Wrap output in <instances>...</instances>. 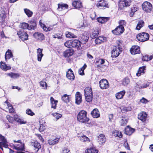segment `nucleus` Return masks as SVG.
Wrapping results in <instances>:
<instances>
[{"instance_id": "nucleus-1", "label": "nucleus", "mask_w": 153, "mask_h": 153, "mask_svg": "<svg viewBox=\"0 0 153 153\" xmlns=\"http://www.w3.org/2000/svg\"><path fill=\"white\" fill-rule=\"evenodd\" d=\"M117 46H116L114 48L111 52L112 56L113 57H117L122 51V41L117 40Z\"/></svg>"}, {"instance_id": "nucleus-2", "label": "nucleus", "mask_w": 153, "mask_h": 153, "mask_svg": "<svg viewBox=\"0 0 153 153\" xmlns=\"http://www.w3.org/2000/svg\"><path fill=\"white\" fill-rule=\"evenodd\" d=\"M87 112L85 111L82 110L78 114L77 120L79 122L86 123L89 122V119L87 116Z\"/></svg>"}, {"instance_id": "nucleus-3", "label": "nucleus", "mask_w": 153, "mask_h": 153, "mask_svg": "<svg viewBox=\"0 0 153 153\" xmlns=\"http://www.w3.org/2000/svg\"><path fill=\"white\" fill-rule=\"evenodd\" d=\"M149 35L145 32H143L138 34L137 36V39L141 42H144L149 40Z\"/></svg>"}, {"instance_id": "nucleus-4", "label": "nucleus", "mask_w": 153, "mask_h": 153, "mask_svg": "<svg viewBox=\"0 0 153 153\" xmlns=\"http://www.w3.org/2000/svg\"><path fill=\"white\" fill-rule=\"evenodd\" d=\"M143 10L147 13H150L152 9V5L149 2L145 1L142 4Z\"/></svg>"}, {"instance_id": "nucleus-5", "label": "nucleus", "mask_w": 153, "mask_h": 153, "mask_svg": "<svg viewBox=\"0 0 153 153\" xmlns=\"http://www.w3.org/2000/svg\"><path fill=\"white\" fill-rule=\"evenodd\" d=\"M131 2L130 0H121L119 3V7L121 9L128 7L131 4Z\"/></svg>"}, {"instance_id": "nucleus-6", "label": "nucleus", "mask_w": 153, "mask_h": 153, "mask_svg": "<svg viewBox=\"0 0 153 153\" xmlns=\"http://www.w3.org/2000/svg\"><path fill=\"white\" fill-rule=\"evenodd\" d=\"M15 143H19V144L15 145L14 146V149L18 151H24V144L22 143L21 140H19L16 141L15 140H13Z\"/></svg>"}, {"instance_id": "nucleus-7", "label": "nucleus", "mask_w": 153, "mask_h": 153, "mask_svg": "<svg viewBox=\"0 0 153 153\" xmlns=\"http://www.w3.org/2000/svg\"><path fill=\"white\" fill-rule=\"evenodd\" d=\"M99 85L100 88L105 89L108 88L109 87V84L108 81L105 79H102L99 82Z\"/></svg>"}, {"instance_id": "nucleus-8", "label": "nucleus", "mask_w": 153, "mask_h": 153, "mask_svg": "<svg viewBox=\"0 0 153 153\" xmlns=\"http://www.w3.org/2000/svg\"><path fill=\"white\" fill-rule=\"evenodd\" d=\"M17 34L19 38L22 41L27 40L28 39V34L24 31L20 30L18 32Z\"/></svg>"}, {"instance_id": "nucleus-9", "label": "nucleus", "mask_w": 153, "mask_h": 153, "mask_svg": "<svg viewBox=\"0 0 153 153\" xmlns=\"http://www.w3.org/2000/svg\"><path fill=\"white\" fill-rule=\"evenodd\" d=\"M124 30V27H117L114 30L112 31V33L115 35H120L123 33Z\"/></svg>"}, {"instance_id": "nucleus-10", "label": "nucleus", "mask_w": 153, "mask_h": 153, "mask_svg": "<svg viewBox=\"0 0 153 153\" xmlns=\"http://www.w3.org/2000/svg\"><path fill=\"white\" fill-rule=\"evenodd\" d=\"M28 22L29 23L28 30H33L36 28V21L34 19H32L29 20Z\"/></svg>"}, {"instance_id": "nucleus-11", "label": "nucleus", "mask_w": 153, "mask_h": 153, "mask_svg": "<svg viewBox=\"0 0 153 153\" xmlns=\"http://www.w3.org/2000/svg\"><path fill=\"white\" fill-rule=\"evenodd\" d=\"M131 53L132 55H135L140 53V47L137 45L133 46L130 50Z\"/></svg>"}, {"instance_id": "nucleus-12", "label": "nucleus", "mask_w": 153, "mask_h": 153, "mask_svg": "<svg viewBox=\"0 0 153 153\" xmlns=\"http://www.w3.org/2000/svg\"><path fill=\"white\" fill-rule=\"evenodd\" d=\"M81 43L78 40H72V47L74 48L77 49H79L81 47Z\"/></svg>"}, {"instance_id": "nucleus-13", "label": "nucleus", "mask_w": 153, "mask_h": 153, "mask_svg": "<svg viewBox=\"0 0 153 153\" xmlns=\"http://www.w3.org/2000/svg\"><path fill=\"white\" fill-rule=\"evenodd\" d=\"M75 102L77 105L80 104L82 102V95L80 93L77 92L75 94Z\"/></svg>"}, {"instance_id": "nucleus-14", "label": "nucleus", "mask_w": 153, "mask_h": 153, "mask_svg": "<svg viewBox=\"0 0 153 153\" xmlns=\"http://www.w3.org/2000/svg\"><path fill=\"white\" fill-rule=\"evenodd\" d=\"M43 49L39 48L37 50V60L39 62H41L42 58L44 55L42 53Z\"/></svg>"}, {"instance_id": "nucleus-15", "label": "nucleus", "mask_w": 153, "mask_h": 153, "mask_svg": "<svg viewBox=\"0 0 153 153\" xmlns=\"http://www.w3.org/2000/svg\"><path fill=\"white\" fill-rule=\"evenodd\" d=\"M147 114L145 112H143L138 115V118L143 122H145L146 119Z\"/></svg>"}, {"instance_id": "nucleus-16", "label": "nucleus", "mask_w": 153, "mask_h": 153, "mask_svg": "<svg viewBox=\"0 0 153 153\" xmlns=\"http://www.w3.org/2000/svg\"><path fill=\"white\" fill-rule=\"evenodd\" d=\"M67 77L69 79L73 80L75 78V76L73 71L71 69H69L67 72Z\"/></svg>"}, {"instance_id": "nucleus-17", "label": "nucleus", "mask_w": 153, "mask_h": 153, "mask_svg": "<svg viewBox=\"0 0 153 153\" xmlns=\"http://www.w3.org/2000/svg\"><path fill=\"white\" fill-rule=\"evenodd\" d=\"M31 145L33 147L35 152L36 153L37 152L41 147L40 143L37 141L32 142Z\"/></svg>"}, {"instance_id": "nucleus-18", "label": "nucleus", "mask_w": 153, "mask_h": 153, "mask_svg": "<svg viewBox=\"0 0 153 153\" xmlns=\"http://www.w3.org/2000/svg\"><path fill=\"white\" fill-rule=\"evenodd\" d=\"M74 52V51L72 49H67L64 52L63 56L65 57H68L71 56Z\"/></svg>"}, {"instance_id": "nucleus-19", "label": "nucleus", "mask_w": 153, "mask_h": 153, "mask_svg": "<svg viewBox=\"0 0 153 153\" xmlns=\"http://www.w3.org/2000/svg\"><path fill=\"white\" fill-rule=\"evenodd\" d=\"M97 7H108V4L106 1L103 0H100L98 1L96 4Z\"/></svg>"}, {"instance_id": "nucleus-20", "label": "nucleus", "mask_w": 153, "mask_h": 153, "mask_svg": "<svg viewBox=\"0 0 153 153\" xmlns=\"http://www.w3.org/2000/svg\"><path fill=\"white\" fill-rule=\"evenodd\" d=\"M91 114L94 118H97L100 116V112L97 108L93 109L91 112Z\"/></svg>"}, {"instance_id": "nucleus-21", "label": "nucleus", "mask_w": 153, "mask_h": 153, "mask_svg": "<svg viewBox=\"0 0 153 153\" xmlns=\"http://www.w3.org/2000/svg\"><path fill=\"white\" fill-rule=\"evenodd\" d=\"M106 140L105 137L103 134H101L98 137L97 141L100 144H102L105 142Z\"/></svg>"}, {"instance_id": "nucleus-22", "label": "nucleus", "mask_w": 153, "mask_h": 153, "mask_svg": "<svg viewBox=\"0 0 153 153\" xmlns=\"http://www.w3.org/2000/svg\"><path fill=\"white\" fill-rule=\"evenodd\" d=\"M0 140L1 141L0 142V143L3 144L4 147L6 148L8 146V145L7 144V142L6 139L4 136H2L0 134Z\"/></svg>"}, {"instance_id": "nucleus-23", "label": "nucleus", "mask_w": 153, "mask_h": 153, "mask_svg": "<svg viewBox=\"0 0 153 153\" xmlns=\"http://www.w3.org/2000/svg\"><path fill=\"white\" fill-rule=\"evenodd\" d=\"M89 38V36L88 35H82L80 37V39L81 44H85L88 41Z\"/></svg>"}, {"instance_id": "nucleus-24", "label": "nucleus", "mask_w": 153, "mask_h": 153, "mask_svg": "<svg viewBox=\"0 0 153 153\" xmlns=\"http://www.w3.org/2000/svg\"><path fill=\"white\" fill-rule=\"evenodd\" d=\"M106 38L104 37L99 36L95 40V43L97 44H99L102 42H105Z\"/></svg>"}, {"instance_id": "nucleus-25", "label": "nucleus", "mask_w": 153, "mask_h": 153, "mask_svg": "<svg viewBox=\"0 0 153 153\" xmlns=\"http://www.w3.org/2000/svg\"><path fill=\"white\" fill-rule=\"evenodd\" d=\"M68 8V5L66 4H58V7L57 10L59 11H61L63 10Z\"/></svg>"}, {"instance_id": "nucleus-26", "label": "nucleus", "mask_w": 153, "mask_h": 153, "mask_svg": "<svg viewBox=\"0 0 153 153\" xmlns=\"http://www.w3.org/2000/svg\"><path fill=\"white\" fill-rule=\"evenodd\" d=\"M72 5L76 8H80L82 7V3L79 1H75L72 3Z\"/></svg>"}, {"instance_id": "nucleus-27", "label": "nucleus", "mask_w": 153, "mask_h": 153, "mask_svg": "<svg viewBox=\"0 0 153 153\" xmlns=\"http://www.w3.org/2000/svg\"><path fill=\"white\" fill-rule=\"evenodd\" d=\"M134 129L127 126L125 129V133L128 135H130L134 132Z\"/></svg>"}, {"instance_id": "nucleus-28", "label": "nucleus", "mask_w": 153, "mask_h": 153, "mask_svg": "<svg viewBox=\"0 0 153 153\" xmlns=\"http://www.w3.org/2000/svg\"><path fill=\"white\" fill-rule=\"evenodd\" d=\"M59 139L58 138H51L48 140V143L50 145H53L57 143L59 140Z\"/></svg>"}, {"instance_id": "nucleus-29", "label": "nucleus", "mask_w": 153, "mask_h": 153, "mask_svg": "<svg viewBox=\"0 0 153 153\" xmlns=\"http://www.w3.org/2000/svg\"><path fill=\"white\" fill-rule=\"evenodd\" d=\"M50 101L51 105V108L54 109H56L58 101L55 100L53 97H51L50 98Z\"/></svg>"}, {"instance_id": "nucleus-30", "label": "nucleus", "mask_w": 153, "mask_h": 153, "mask_svg": "<svg viewBox=\"0 0 153 153\" xmlns=\"http://www.w3.org/2000/svg\"><path fill=\"white\" fill-rule=\"evenodd\" d=\"M34 36L37 39L42 40L44 39V35L42 33H36L34 34Z\"/></svg>"}, {"instance_id": "nucleus-31", "label": "nucleus", "mask_w": 153, "mask_h": 153, "mask_svg": "<svg viewBox=\"0 0 153 153\" xmlns=\"http://www.w3.org/2000/svg\"><path fill=\"white\" fill-rule=\"evenodd\" d=\"M125 93L126 92L124 90L117 93L116 94V98L118 99H120L123 98Z\"/></svg>"}, {"instance_id": "nucleus-32", "label": "nucleus", "mask_w": 153, "mask_h": 153, "mask_svg": "<svg viewBox=\"0 0 153 153\" xmlns=\"http://www.w3.org/2000/svg\"><path fill=\"white\" fill-rule=\"evenodd\" d=\"M85 152V153H98V151L95 147H91L87 149Z\"/></svg>"}, {"instance_id": "nucleus-33", "label": "nucleus", "mask_w": 153, "mask_h": 153, "mask_svg": "<svg viewBox=\"0 0 153 153\" xmlns=\"http://www.w3.org/2000/svg\"><path fill=\"white\" fill-rule=\"evenodd\" d=\"M62 100L65 102H68L71 100L70 96L66 94H65L62 97Z\"/></svg>"}, {"instance_id": "nucleus-34", "label": "nucleus", "mask_w": 153, "mask_h": 153, "mask_svg": "<svg viewBox=\"0 0 153 153\" xmlns=\"http://www.w3.org/2000/svg\"><path fill=\"white\" fill-rule=\"evenodd\" d=\"M109 19V17H99L97 19L98 22L101 23L106 22Z\"/></svg>"}, {"instance_id": "nucleus-35", "label": "nucleus", "mask_w": 153, "mask_h": 153, "mask_svg": "<svg viewBox=\"0 0 153 153\" xmlns=\"http://www.w3.org/2000/svg\"><path fill=\"white\" fill-rule=\"evenodd\" d=\"M13 56L11 50L8 49L6 52L5 56L6 60L7 61V59H9L11 57H12Z\"/></svg>"}, {"instance_id": "nucleus-36", "label": "nucleus", "mask_w": 153, "mask_h": 153, "mask_svg": "<svg viewBox=\"0 0 153 153\" xmlns=\"http://www.w3.org/2000/svg\"><path fill=\"white\" fill-rule=\"evenodd\" d=\"M99 32V29H96L92 32L91 35V38L93 39L96 38L98 36Z\"/></svg>"}, {"instance_id": "nucleus-37", "label": "nucleus", "mask_w": 153, "mask_h": 153, "mask_svg": "<svg viewBox=\"0 0 153 153\" xmlns=\"http://www.w3.org/2000/svg\"><path fill=\"white\" fill-rule=\"evenodd\" d=\"M144 22L143 20H140L138 21L137 26L136 27V29L137 30H139L141 28L144 26Z\"/></svg>"}, {"instance_id": "nucleus-38", "label": "nucleus", "mask_w": 153, "mask_h": 153, "mask_svg": "<svg viewBox=\"0 0 153 153\" xmlns=\"http://www.w3.org/2000/svg\"><path fill=\"white\" fill-rule=\"evenodd\" d=\"M7 75L12 78L16 79L19 77L20 75L18 73L10 72L7 74Z\"/></svg>"}, {"instance_id": "nucleus-39", "label": "nucleus", "mask_w": 153, "mask_h": 153, "mask_svg": "<svg viewBox=\"0 0 153 153\" xmlns=\"http://www.w3.org/2000/svg\"><path fill=\"white\" fill-rule=\"evenodd\" d=\"M13 119L17 122L19 123L20 124H25L26 123V121H24V120L21 119L17 115L14 116Z\"/></svg>"}, {"instance_id": "nucleus-40", "label": "nucleus", "mask_w": 153, "mask_h": 153, "mask_svg": "<svg viewBox=\"0 0 153 153\" xmlns=\"http://www.w3.org/2000/svg\"><path fill=\"white\" fill-rule=\"evenodd\" d=\"M0 67L1 69L5 71L10 69L11 68V67L7 66L5 63L2 62H1Z\"/></svg>"}, {"instance_id": "nucleus-41", "label": "nucleus", "mask_w": 153, "mask_h": 153, "mask_svg": "<svg viewBox=\"0 0 153 153\" xmlns=\"http://www.w3.org/2000/svg\"><path fill=\"white\" fill-rule=\"evenodd\" d=\"M145 66H143L139 68L138 72L137 73L136 75L137 76H140L142 74H143L145 69Z\"/></svg>"}, {"instance_id": "nucleus-42", "label": "nucleus", "mask_w": 153, "mask_h": 153, "mask_svg": "<svg viewBox=\"0 0 153 153\" xmlns=\"http://www.w3.org/2000/svg\"><path fill=\"white\" fill-rule=\"evenodd\" d=\"M24 11L25 13L28 17H30L32 16L33 14V12L32 11L30 10L29 9L27 8H25L24 9Z\"/></svg>"}, {"instance_id": "nucleus-43", "label": "nucleus", "mask_w": 153, "mask_h": 153, "mask_svg": "<svg viewBox=\"0 0 153 153\" xmlns=\"http://www.w3.org/2000/svg\"><path fill=\"white\" fill-rule=\"evenodd\" d=\"M153 57L152 55L149 56L148 55H146L143 56L142 59L143 61H148L151 60L152 59Z\"/></svg>"}, {"instance_id": "nucleus-44", "label": "nucleus", "mask_w": 153, "mask_h": 153, "mask_svg": "<svg viewBox=\"0 0 153 153\" xmlns=\"http://www.w3.org/2000/svg\"><path fill=\"white\" fill-rule=\"evenodd\" d=\"M86 67L87 65H86V64H85L80 69H79L78 72L79 74L80 75H84V70L86 68Z\"/></svg>"}, {"instance_id": "nucleus-45", "label": "nucleus", "mask_w": 153, "mask_h": 153, "mask_svg": "<svg viewBox=\"0 0 153 153\" xmlns=\"http://www.w3.org/2000/svg\"><path fill=\"white\" fill-rule=\"evenodd\" d=\"M113 133L115 137H118L120 138L121 137H122V134L120 131L115 130L113 131Z\"/></svg>"}, {"instance_id": "nucleus-46", "label": "nucleus", "mask_w": 153, "mask_h": 153, "mask_svg": "<svg viewBox=\"0 0 153 153\" xmlns=\"http://www.w3.org/2000/svg\"><path fill=\"white\" fill-rule=\"evenodd\" d=\"M66 36L67 37L69 38H76L77 37L76 36L69 32H66Z\"/></svg>"}, {"instance_id": "nucleus-47", "label": "nucleus", "mask_w": 153, "mask_h": 153, "mask_svg": "<svg viewBox=\"0 0 153 153\" xmlns=\"http://www.w3.org/2000/svg\"><path fill=\"white\" fill-rule=\"evenodd\" d=\"M64 45L67 48L72 47V40L67 41L64 43Z\"/></svg>"}, {"instance_id": "nucleus-48", "label": "nucleus", "mask_w": 153, "mask_h": 153, "mask_svg": "<svg viewBox=\"0 0 153 153\" xmlns=\"http://www.w3.org/2000/svg\"><path fill=\"white\" fill-rule=\"evenodd\" d=\"M21 27L23 29H28L29 26V24L28 23L23 22L21 23Z\"/></svg>"}, {"instance_id": "nucleus-49", "label": "nucleus", "mask_w": 153, "mask_h": 153, "mask_svg": "<svg viewBox=\"0 0 153 153\" xmlns=\"http://www.w3.org/2000/svg\"><path fill=\"white\" fill-rule=\"evenodd\" d=\"M85 94H87L92 93V89L91 87L86 88L84 90Z\"/></svg>"}, {"instance_id": "nucleus-50", "label": "nucleus", "mask_w": 153, "mask_h": 153, "mask_svg": "<svg viewBox=\"0 0 153 153\" xmlns=\"http://www.w3.org/2000/svg\"><path fill=\"white\" fill-rule=\"evenodd\" d=\"M52 115L56 118V120L59 119L61 118L62 116V115L57 113H53L52 114Z\"/></svg>"}, {"instance_id": "nucleus-51", "label": "nucleus", "mask_w": 153, "mask_h": 153, "mask_svg": "<svg viewBox=\"0 0 153 153\" xmlns=\"http://www.w3.org/2000/svg\"><path fill=\"white\" fill-rule=\"evenodd\" d=\"M130 80L128 78H126L123 80L122 84L124 85H128L129 82Z\"/></svg>"}, {"instance_id": "nucleus-52", "label": "nucleus", "mask_w": 153, "mask_h": 153, "mask_svg": "<svg viewBox=\"0 0 153 153\" xmlns=\"http://www.w3.org/2000/svg\"><path fill=\"white\" fill-rule=\"evenodd\" d=\"M80 140L82 141H89V139L85 135H83L80 137Z\"/></svg>"}, {"instance_id": "nucleus-53", "label": "nucleus", "mask_w": 153, "mask_h": 153, "mask_svg": "<svg viewBox=\"0 0 153 153\" xmlns=\"http://www.w3.org/2000/svg\"><path fill=\"white\" fill-rule=\"evenodd\" d=\"M85 100L88 102H90L92 101L93 96L85 97Z\"/></svg>"}, {"instance_id": "nucleus-54", "label": "nucleus", "mask_w": 153, "mask_h": 153, "mask_svg": "<svg viewBox=\"0 0 153 153\" xmlns=\"http://www.w3.org/2000/svg\"><path fill=\"white\" fill-rule=\"evenodd\" d=\"M46 129V126L43 124L40 125L39 130L40 132L43 131Z\"/></svg>"}, {"instance_id": "nucleus-55", "label": "nucleus", "mask_w": 153, "mask_h": 153, "mask_svg": "<svg viewBox=\"0 0 153 153\" xmlns=\"http://www.w3.org/2000/svg\"><path fill=\"white\" fill-rule=\"evenodd\" d=\"M149 101L144 97H143L140 101V102L144 104H146Z\"/></svg>"}, {"instance_id": "nucleus-56", "label": "nucleus", "mask_w": 153, "mask_h": 153, "mask_svg": "<svg viewBox=\"0 0 153 153\" xmlns=\"http://www.w3.org/2000/svg\"><path fill=\"white\" fill-rule=\"evenodd\" d=\"M26 113L28 115L31 116H33L34 115V113L30 109H27V110L26 111Z\"/></svg>"}, {"instance_id": "nucleus-57", "label": "nucleus", "mask_w": 153, "mask_h": 153, "mask_svg": "<svg viewBox=\"0 0 153 153\" xmlns=\"http://www.w3.org/2000/svg\"><path fill=\"white\" fill-rule=\"evenodd\" d=\"M6 117L10 123H12L14 121L13 118L9 115H7Z\"/></svg>"}, {"instance_id": "nucleus-58", "label": "nucleus", "mask_w": 153, "mask_h": 153, "mask_svg": "<svg viewBox=\"0 0 153 153\" xmlns=\"http://www.w3.org/2000/svg\"><path fill=\"white\" fill-rule=\"evenodd\" d=\"M42 28L43 29L44 31H47L51 30L53 29V28L52 27H47L45 25L44 27H42Z\"/></svg>"}, {"instance_id": "nucleus-59", "label": "nucleus", "mask_w": 153, "mask_h": 153, "mask_svg": "<svg viewBox=\"0 0 153 153\" xmlns=\"http://www.w3.org/2000/svg\"><path fill=\"white\" fill-rule=\"evenodd\" d=\"M127 123V120L125 118H123L121 120L122 126H124Z\"/></svg>"}, {"instance_id": "nucleus-60", "label": "nucleus", "mask_w": 153, "mask_h": 153, "mask_svg": "<svg viewBox=\"0 0 153 153\" xmlns=\"http://www.w3.org/2000/svg\"><path fill=\"white\" fill-rule=\"evenodd\" d=\"M119 24V26L124 27V26H125L126 25V22L124 20H122L120 21Z\"/></svg>"}, {"instance_id": "nucleus-61", "label": "nucleus", "mask_w": 153, "mask_h": 153, "mask_svg": "<svg viewBox=\"0 0 153 153\" xmlns=\"http://www.w3.org/2000/svg\"><path fill=\"white\" fill-rule=\"evenodd\" d=\"M40 85L41 86L44 88L45 89V88L46 89L47 88V83L45 82H43L41 81L40 82Z\"/></svg>"}, {"instance_id": "nucleus-62", "label": "nucleus", "mask_w": 153, "mask_h": 153, "mask_svg": "<svg viewBox=\"0 0 153 153\" xmlns=\"http://www.w3.org/2000/svg\"><path fill=\"white\" fill-rule=\"evenodd\" d=\"M5 16V15L4 13L2 12L1 13L0 15V19L2 21L4 20Z\"/></svg>"}, {"instance_id": "nucleus-63", "label": "nucleus", "mask_w": 153, "mask_h": 153, "mask_svg": "<svg viewBox=\"0 0 153 153\" xmlns=\"http://www.w3.org/2000/svg\"><path fill=\"white\" fill-rule=\"evenodd\" d=\"M97 63H99L101 65L103 64L105 62L104 60L103 59H99L96 62Z\"/></svg>"}, {"instance_id": "nucleus-64", "label": "nucleus", "mask_w": 153, "mask_h": 153, "mask_svg": "<svg viewBox=\"0 0 153 153\" xmlns=\"http://www.w3.org/2000/svg\"><path fill=\"white\" fill-rule=\"evenodd\" d=\"M62 153H70V150L67 148H64L62 150Z\"/></svg>"}]
</instances>
